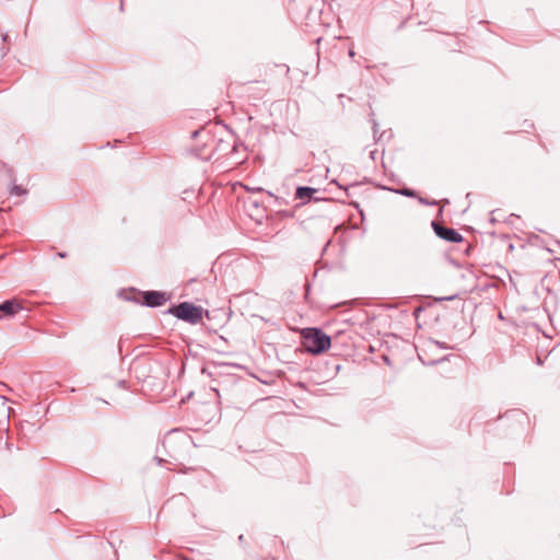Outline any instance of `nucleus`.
I'll return each instance as SVG.
<instances>
[{
	"label": "nucleus",
	"instance_id": "f257e3e1",
	"mask_svg": "<svg viewBox=\"0 0 560 560\" xmlns=\"http://www.w3.org/2000/svg\"><path fill=\"white\" fill-rule=\"evenodd\" d=\"M217 132L202 128L192 133L191 153L200 160L210 161L214 158Z\"/></svg>",
	"mask_w": 560,
	"mask_h": 560
},
{
	"label": "nucleus",
	"instance_id": "6e6552de",
	"mask_svg": "<svg viewBox=\"0 0 560 560\" xmlns=\"http://www.w3.org/2000/svg\"><path fill=\"white\" fill-rule=\"evenodd\" d=\"M143 304L149 307H158L163 305L167 298L165 293L160 291H145L142 292Z\"/></svg>",
	"mask_w": 560,
	"mask_h": 560
},
{
	"label": "nucleus",
	"instance_id": "1a4fd4ad",
	"mask_svg": "<svg viewBox=\"0 0 560 560\" xmlns=\"http://www.w3.org/2000/svg\"><path fill=\"white\" fill-rule=\"evenodd\" d=\"M315 192H317L316 188L301 186L296 188L295 197L296 199L308 201Z\"/></svg>",
	"mask_w": 560,
	"mask_h": 560
},
{
	"label": "nucleus",
	"instance_id": "0eeeda50",
	"mask_svg": "<svg viewBox=\"0 0 560 560\" xmlns=\"http://www.w3.org/2000/svg\"><path fill=\"white\" fill-rule=\"evenodd\" d=\"M23 310L24 306L21 300H7L0 304V319L5 317H13Z\"/></svg>",
	"mask_w": 560,
	"mask_h": 560
},
{
	"label": "nucleus",
	"instance_id": "9b49d317",
	"mask_svg": "<svg viewBox=\"0 0 560 560\" xmlns=\"http://www.w3.org/2000/svg\"><path fill=\"white\" fill-rule=\"evenodd\" d=\"M398 192L406 197H416V191L409 188H402Z\"/></svg>",
	"mask_w": 560,
	"mask_h": 560
},
{
	"label": "nucleus",
	"instance_id": "9d476101",
	"mask_svg": "<svg viewBox=\"0 0 560 560\" xmlns=\"http://www.w3.org/2000/svg\"><path fill=\"white\" fill-rule=\"evenodd\" d=\"M27 194V190L21 186V185H13L11 188H10V195H13V196H25Z\"/></svg>",
	"mask_w": 560,
	"mask_h": 560
},
{
	"label": "nucleus",
	"instance_id": "423d86ee",
	"mask_svg": "<svg viewBox=\"0 0 560 560\" xmlns=\"http://www.w3.org/2000/svg\"><path fill=\"white\" fill-rule=\"evenodd\" d=\"M413 9L412 0H393L392 1V13L397 15L398 19L404 23L409 19Z\"/></svg>",
	"mask_w": 560,
	"mask_h": 560
},
{
	"label": "nucleus",
	"instance_id": "20e7f679",
	"mask_svg": "<svg viewBox=\"0 0 560 560\" xmlns=\"http://www.w3.org/2000/svg\"><path fill=\"white\" fill-rule=\"evenodd\" d=\"M168 313L190 325L200 323L203 317V308L189 302H182L172 306Z\"/></svg>",
	"mask_w": 560,
	"mask_h": 560
},
{
	"label": "nucleus",
	"instance_id": "f03ea898",
	"mask_svg": "<svg viewBox=\"0 0 560 560\" xmlns=\"http://www.w3.org/2000/svg\"><path fill=\"white\" fill-rule=\"evenodd\" d=\"M302 345L308 353L320 354L330 348L331 340L322 329L306 327L301 330Z\"/></svg>",
	"mask_w": 560,
	"mask_h": 560
},
{
	"label": "nucleus",
	"instance_id": "39448f33",
	"mask_svg": "<svg viewBox=\"0 0 560 560\" xmlns=\"http://www.w3.org/2000/svg\"><path fill=\"white\" fill-rule=\"evenodd\" d=\"M432 229L434 233L442 240L451 243H462L464 241L463 235L455 229L442 225L439 222H432Z\"/></svg>",
	"mask_w": 560,
	"mask_h": 560
},
{
	"label": "nucleus",
	"instance_id": "7ed1b4c3",
	"mask_svg": "<svg viewBox=\"0 0 560 560\" xmlns=\"http://www.w3.org/2000/svg\"><path fill=\"white\" fill-rule=\"evenodd\" d=\"M217 148H214V161L230 162L231 166L241 163L238 160H233V155L237 152V145L234 137L230 133L217 132Z\"/></svg>",
	"mask_w": 560,
	"mask_h": 560
},
{
	"label": "nucleus",
	"instance_id": "f8f14e48",
	"mask_svg": "<svg viewBox=\"0 0 560 560\" xmlns=\"http://www.w3.org/2000/svg\"><path fill=\"white\" fill-rule=\"evenodd\" d=\"M58 256H59L60 258H65V257H66V253H58Z\"/></svg>",
	"mask_w": 560,
	"mask_h": 560
}]
</instances>
